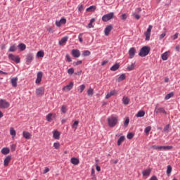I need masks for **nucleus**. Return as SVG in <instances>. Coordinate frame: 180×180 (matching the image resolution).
Masks as SVG:
<instances>
[{
  "label": "nucleus",
  "instance_id": "obj_50",
  "mask_svg": "<svg viewBox=\"0 0 180 180\" xmlns=\"http://www.w3.org/2000/svg\"><path fill=\"white\" fill-rule=\"evenodd\" d=\"M82 36H84V34H82V33H80L78 35L79 41L80 43H82V41H84V39H82Z\"/></svg>",
  "mask_w": 180,
  "mask_h": 180
},
{
  "label": "nucleus",
  "instance_id": "obj_29",
  "mask_svg": "<svg viewBox=\"0 0 180 180\" xmlns=\"http://www.w3.org/2000/svg\"><path fill=\"white\" fill-rule=\"evenodd\" d=\"M10 134L11 136H12L13 139H15V137H16V131L15 130V129H13V127H11L10 129Z\"/></svg>",
  "mask_w": 180,
  "mask_h": 180
},
{
  "label": "nucleus",
  "instance_id": "obj_62",
  "mask_svg": "<svg viewBox=\"0 0 180 180\" xmlns=\"http://www.w3.org/2000/svg\"><path fill=\"white\" fill-rule=\"evenodd\" d=\"M108 63H109V60H103L102 63H101V65H106V64H108Z\"/></svg>",
  "mask_w": 180,
  "mask_h": 180
},
{
  "label": "nucleus",
  "instance_id": "obj_15",
  "mask_svg": "<svg viewBox=\"0 0 180 180\" xmlns=\"http://www.w3.org/2000/svg\"><path fill=\"white\" fill-rule=\"evenodd\" d=\"M41 78H43V72H39L37 75V79H36L35 83L40 84V82H41Z\"/></svg>",
  "mask_w": 180,
  "mask_h": 180
},
{
  "label": "nucleus",
  "instance_id": "obj_13",
  "mask_svg": "<svg viewBox=\"0 0 180 180\" xmlns=\"http://www.w3.org/2000/svg\"><path fill=\"white\" fill-rule=\"evenodd\" d=\"M112 29L113 26L112 25H108L104 30L105 36H109V33L112 32Z\"/></svg>",
  "mask_w": 180,
  "mask_h": 180
},
{
  "label": "nucleus",
  "instance_id": "obj_40",
  "mask_svg": "<svg viewBox=\"0 0 180 180\" xmlns=\"http://www.w3.org/2000/svg\"><path fill=\"white\" fill-rule=\"evenodd\" d=\"M67 110V105H63L60 108V112H62V113H65Z\"/></svg>",
  "mask_w": 180,
  "mask_h": 180
},
{
  "label": "nucleus",
  "instance_id": "obj_24",
  "mask_svg": "<svg viewBox=\"0 0 180 180\" xmlns=\"http://www.w3.org/2000/svg\"><path fill=\"white\" fill-rule=\"evenodd\" d=\"M124 79H126V74H122L118 77L116 81L117 82H122V81H124Z\"/></svg>",
  "mask_w": 180,
  "mask_h": 180
},
{
  "label": "nucleus",
  "instance_id": "obj_64",
  "mask_svg": "<svg viewBox=\"0 0 180 180\" xmlns=\"http://www.w3.org/2000/svg\"><path fill=\"white\" fill-rule=\"evenodd\" d=\"M149 180H158L156 176H153Z\"/></svg>",
  "mask_w": 180,
  "mask_h": 180
},
{
  "label": "nucleus",
  "instance_id": "obj_55",
  "mask_svg": "<svg viewBox=\"0 0 180 180\" xmlns=\"http://www.w3.org/2000/svg\"><path fill=\"white\" fill-rule=\"evenodd\" d=\"M78 123H79V122L75 121V122L73 123V124H72V127H73L74 129H77V127H78Z\"/></svg>",
  "mask_w": 180,
  "mask_h": 180
},
{
  "label": "nucleus",
  "instance_id": "obj_19",
  "mask_svg": "<svg viewBox=\"0 0 180 180\" xmlns=\"http://www.w3.org/2000/svg\"><path fill=\"white\" fill-rule=\"evenodd\" d=\"M11 160H12V157H11V155H8L4 159V167H8V165H9V162H11Z\"/></svg>",
  "mask_w": 180,
  "mask_h": 180
},
{
  "label": "nucleus",
  "instance_id": "obj_14",
  "mask_svg": "<svg viewBox=\"0 0 180 180\" xmlns=\"http://www.w3.org/2000/svg\"><path fill=\"white\" fill-rule=\"evenodd\" d=\"M36 94L37 96H43L44 95V88L39 87L36 89Z\"/></svg>",
  "mask_w": 180,
  "mask_h": 180
},
{
  "label": "nucleus",
  "instance_id": "obj_53",
  "mask_svg": "<svg viewBox=\"0 0 180 180\" xmlns=\"http://www.w3.org/2000/svg\"><path fill=\"white\" fill-rule=\"evenodd\" d=\"M80 64H82V60H77L76 62H73V65L76 67V65H80Z\"/></svg>",
  "mask_w": 180,
  "mask_h": 180
},
{
  "label": "nucleus",
  "instance_id": "obj_25",
  "mask_svg": "<svg viewBox=\"0 0 180 180\" xmlns=\"http://www.w3.org/2000/svg\"><path fill=\"white\" fill-rule=\"evenodd\" d=\"M150 174H151V169H148L142 172V175L143 176H150Z\"/></svg>",
  "mask_w": 180,
  "mask_h": 180
},
{
  "label": "nucleus",
  "instance_id": "obj_22",
  "mask_svg": "<svg viewBox=\"0 0 180 180\" xmlns=\"http://www.w3.org/2000/svg\"><path fill=\"white\" fill-rule=\"evenodd\" d=\"M70 162L73 165H78V164H79V159H78L77 158H72L70 159Z\"/></svg>",
  "mask_w": 180,
  "mask_h": 180
},
{
  "label": "nucleus",
  "instance_id": "obj_3",
  "mask_svg": "<svg viewBox=\"0 0 180 180\" xmlns=\"http://www.w3.org/2000/svg\"><path fill=\"white\" fill-rule=\"evenodd\" d=\"M154 112L157 115H158V113H163L164 115H168V112L165 111V108L162 107H160V104H156Z\"/></svg>",
  "mask_w": 180,
  "mask_h": 180
},
{
  "label": "nucleus",
  "instance_id": "obj_1",
  "mask_svg": "<svg viewBox=\"0 0 180 180\" xmlns=\"http://www.w3.org/2000/svg\"><path fill=\"white\" fill-rule=\"evenodd\" d=\"M119 123V117L111 115L108 118V124L109 127H115Z\"/></svg>",
  "mask_w": 180,
  "mask_h": 180
},
{
  "label": "nucleus",
  "instance_id": "obj_60",
  "mask_svg": "<svg viewBox=\"0 0 180 180\" xmlns=\"http://www.w3.org/2000/svg\"><path fill=\"white\" fill-rule=\"evenodd\" d=\"M122 20H126V19H127V15L126 13L122 14Z\"/></svg>",
  "mask_w": 180,
  "mask_h": 180
},
{
  "label": "nucleus",
  "instance_id": "obj_59",
  "mask_svg": "<svg viewBox=\"0 0 180 180\" xmlns=\"http://www.w3.org/2000/svg\"><path fill=\"white\" fill-rule=\"evenodd\" d=\"M166 35H167V34H165V33L161 34L159 37L160 40H162V39L165 38Z\"/></svg>",
  "mask_w": 180,
  "mask_h": 180
},
{
  "label": "nucleus",
  "instance_id": "obj_4",
  "mask_svg": "<svg viewBox=\"0 0 180 180\" xmlns=\"http://www.w3.org/2000/svg\"><path fill=\"white\" fill-rule=\"evenodd\" d=\"M151 30H153V25H148L146 32H144V34L146 36V41H150V37H151Z\"/></svg>",
  "mask_w": 180,
  "mask_h": 180
},
{
  "label": "nucleus",
  "instance_id": "obj_7",
  "mask_svg": "<svg viewBox=\"0 0 180 180\" xmlns=\"http://www.w3.org/2000/svg\"><path fill=\"white\" fill-rule=\"evenodd\" d=\"M8 58H9V60H12V61H15V63H16V64H19V63H20V58H19V56H15L12 53H10L8 55Z\"/></svg>",
  "mask_w": 180,
  "mask_h": 180
},
{
  "label": "nucleus",
  "instance_id": "obj_34",
  "mask_svg": "<svg viewBox=\"0 0 180 180\" xmlns=\"http://www.w3.org/2000/svg\"><path fill=\"white\" fill-rule=\"evenodd\" d=\"M86 86L85 84H82L79 86L78 91L80 94H82L84 92V90L85 89Z\"/></svg>",
  "mask_w": 180,
  "mask_h": 180
},
{
  "label": "nucleus",
  "instance_id": "obj_54",
  "mask_svg": "<svg viewBox=\"0 0 180 180\" xmlns=\"http://www.w3.org/2000/svg\"><path fill=\"white\" fill-rule=\"evenodd\" d=\"M151 148H153V150H161L162 148L160 146L157 145L152 146Z\"/></svg>",
  "mask_w": 180,
  "mask_h": 180
},
{
  "label": "nucleus",
  "instance_id": "obj_17",
  "mask_svg": "<svg viewBox=\"0 0 180 180\" xmlns=\"http://www.w3.org/2000/svg\"><path fill=\"white\" fill-rule=\"evenodd\" d=\"M169 51H167L165 53H163L162 55H161V58L163 61H167V60H168V57H169Z\"/></svg>",
  "mask_w": 180,
  "mask_h": 180
},
{
  "label": "nucleus",
  "instance_id": "obj_26",
  "mask_svg": "<svg viewBox=\"0 0 180 180\" xmlns=\"http://www.w3.org/2000/svg\"><path fill=\"white\" fill-rule=\"evenodd\" d=\"M68 41V37H64L59 41V45L63 46V44H64V43H67Z\"/></svg>",
  "mask_w": 180,
  "mask_h": 180
},
{
  "label": "nucleus",
  "instance_id": "obj_41",
  "mask_svg": "<svg viewBox=\"0 0 180 180\" xmlns=\"http://www.w3.org/2000/svg\"><path fill=\"white\" fill-rule=\"evenodd\" d=\"M51 117H53V114L52 113H49L46 117V119L47 122H50L51 120H52Z\"/></svg>",
  "mask_w": 180,
  "mask_h": 180
},
{
  "label": "nucleus",
  "instance_id": "obj_31",
  "mask_svg": "<svg viewBox=\"0 0 180 180\" xmlns=\"http://www.w3.org/2000/svg\"><path fill=\"white\" fill-rule=\"evenodd\" d=\"M122 103L124 105H129V103H130V99L128 97H123Z\"/></svg>",
  "mask_w": 180,
  "mask_h": 180
},
{
  "label": "nucleus",
  "instance_id": "obj_46",
  "mask_svg": "<svg viewBox=\"0 0 180 180\" xmlns=\"http://www.w3.org/2000/svg\"><path fill=\"white\" fill-rule=\"evenodd\" d=\"M171 172H172V167H171V165H168L167 169V175H169V174H171Z\"/></svg>",
  "mask_w": 180,
  "mask_h": 180
},
{
  "label": "nucleus",
  "instance_id": "obj_20",
  "mask_svg": "<svg viewBox=\"0 0 180 180\" xmlns=\"http://www.w3.org/2000/svg\"><path fill=\"white\" fill-rule=\"evenodd\" d=\"M22 136L26 140H30V139H32V135L29 131H22Z\"/></svg>",
  "mask_w": 180,
  "mask_h": 180
},
{
  "label": "nucleus",
  "instance_id": "obj_28",
  "mask_svg": "<svg viewBox=\"0 0 180 180\" xmlns=\"http://www.w3.org/2000/svg\"><path fill=\"white\" fill-rule=\"evenodd\" d=\"M120 67V65H119V63H115L114 65H112L110 68V70L111 71H117V70H119Z\"/></svg>",
  "mask_w": 180,
  "mask_h": 180
},
{
  "label": "nucleus",
  "instance_id": "obj_63",
  "mask_svg": "<svg viewBox=\"0 0 180 180\" xmlns=\"http://www.w3.org/2000/svg\"><path fill=\"white\" fill-rule=\"evenodd\" d=\"M49 171H50V169H49V167H46L44 171V174H47V172H49Z\"/></svg>",
  "mask_w": 180,
  "mask_h": 180
},
{
  "label": "nucleus",
  "instance_id": "obj_16",
  "mask_svg": "<svg viewBox=\"0 0 180 180\" xmlns=\"http://www.w3.org/2000/svg\"><path fill=\"white\" fill-rule=\"evenodd\" d=\"M41 78H43V72H39L37 75V79H36L35 83L40 84V82H41Z\"/></svg>",
  "mask_w": 180,
  "mask_h": 180
},
{
  "label": "nucleus",
  "instance_id": "obj_61",
  "mask_svg": "<svg viewBox=\"0 0 180 180\" xmlns=\"http://www.w3.org/2000/svg\"><path fill=\"white\" fill-rule=\"evenodd\" d=\"M178 39V32L175 33L174 35L172 37L173 40H176Z\"/></svg>",
  "mask_w": 180,
  "mask_h": 180
},
{
  "label": "nucleus",
  "instance_id": "obj_18",
  "mask_svg": "<svg viewBox=\"0 0 180 180\" xmlns=\"http://www.w3.org/2000/svg\"><path fill=\"white\" fill-rule=\"evenodd\" d=\"M60 131H57V130H54L53 131V139H55V140H60Z\"/></svg>",
  "mask_w": 180,
  "mask_h": 180
},
{
  "label": "nucleus",
  "instance_id": "obj_32",
  "mask_svg": "<svg viewBox=\"0 0 180 180\" xmlns=\"http://www.w3.org/2000/svg\"><path fill=\"white\" fill-rule=\"evenodd\" d=\"M18 49L20 50V51H24V50H26V44L23 43L18 44Z\"/></svg>",
  "mask_w": 180,
  "mask_h": 180
},
{
  "label": "nucleus",
  "instance_id": "obj_37",
  "mask_svg": "<svg viewBox=\"0 0 180 180\" xmlns=\"http://www.w3.org/2000/svg\"><path fill=\"white\" fill-rule=\"evenodd\" d=\"M172 96H174V92L169 93L165 96V99L168 101V99H170V98H172Z\"/></svg>",
  "mask_w": 180,
  "mask_h": 180
},
{
  "label": "nucleus",
  "instance_id": "obj_27",
  "mask_svg": "<svg viewBox=\"0 0 180 180\" xmlns=\"http://www.w3.org/2000/svg\"><path fill=\"white\" fill-rule=\"evenodd\" d=\"M146 112L144 110H139L136 115V117H144Z\"/></svg>",
  "mask_w": 180,
  "mask_h": 180
},
{
  "label": "nucleus",
  "instance_id": "obj_58",
  "mask_svg": "<svg viewBox=\"0 0 180 180\" xmlns=\"http://www.w3.org/2000/svg\"><path fill=\"white\" fill-rule=\"evenodd\" d=\"M66 59L68 63H71V61H72V59H71V57L68 54L66 55Z\"/></svg>",
  "mask_w": 180,
  "mask_h": 180
},
{
  "label": "nucleus",
  "instance_id": "obj_43",
  "mask_svg": "<svg viewBox=\"0 0 180 180\" xmlns=\"http://www.w3.org/2000/svg\"><path fill=\"white\" fill-rule=\"evenodd\" d=\"M129 123H130V119L129 117H127L124 122V127H127L129 126Z\"/></svg>",
  "mask_w": 180,
  "mask_h": 180
},
{
  "label": "nucleus",
  "instance_id": "obj_23",
  "mask_svg": "<svg viewBox=\"0 0 180 180\" xmlns=\"http://www.w3.org/2000/svg\"><path fill=\"white\" fill-rule=\"evenodd\" d=\"M117 94V92H116V90H112L105 96V99H109V98L116 95Z\"/></svg>",
  "mask_w": 180,
  "mask_h": 180
},
{
  "label": "nucleus",
  "instance_id": "obj_57",
  "mask_svg": "<svg viewBox=\"0 0 180 180\" xmlns=\"http://www.w3.org/2000/svg\"><path fill=\"white\" fill-rule=\"evenodd\" d=\"M133 16H134V18L136 19V20H139V19H140V15H139L136 13H133Z\"/></svg>",
  "mask_w": 180,
  "mask_h": 180
},
{
  "label": "nucleus",
  "instance_id": "obj_38",
  "mask_svg": "<svg viewBox=\"0 0 180 180\" xmlns=\"http://www.w3.org/2000/svg\"><path fill=\"white\" fill-rule=\"evenodd\" d=\"M87 95H88L89 96H92V95H94V89L89 88V89L87 90Z\"/></svg>",
  "mask_w": 180,
  "mask_h": 180
},
{
  "label": "nucleus",
  "instance_id": "obj_12",
  "mask_svg": "<svg viewBox=\"0 0 180 180\" xmlns=\"http://www.w3.org/2000/svg\"><path fill=\"white\" fill-rule=\"evenodd\" d=\"M72 56L75 58H79V57H81V52L78 49H73L72 50Z\"/></svg>",
  "mask_w": 180,
  "mask_h": 180
},
{
  "label": "nucleus",
  "instance_id": "obj_10",
  "mask_svg": "<svg viewBox=\"0 0 180 180\" xmlns=\"http://www.w3.org/2000/svg\"><path fill=\"white\" fill-rule=\"evenodd\" d=\"M67 23V19L62 18L60 20L56 21L57 27H61V25H65Z\"/></svg>",
  "mask_w": 180,
  "mask_h": 180
},
{
  "label": "nucleus",
  "instance_id": "obj_51",
  "mask_svg": "<svg viewBox=\"0 0 180 180\" xmlns=\"http://www.w3.org/2000/svg\"><path fill=\"white\" fill-rule=\"evenodd\" d=\"M160 150H172V146H160Z\"/></svg>",
  "mask_w": 180,
  "mask_h": 180
},
{
  "label": "nucleus",
  "instance_id": "obj_36",
  "mask_svg": "<svg viewBox=\"0 0 180 180\" xmlns=\"http://www.w3.org/2000/svg\"><path fill=\"white\" fill-rule=\"evenodd\" d=\"M82 56L84 57H88L91 56V51H89V50L84 51L82 53Z\"/></svg>",
  "mask_w": 180,
  "mask_h": 180
},
{
  "label": "nucleus",
  "instance_id": "obj_5",
  "mask_svg": "<svg viewBox=\"0 0 180 180\" xmlns=\"http://www.w3.org/2000/svg\"><path fill=\"white\" fill-rule=\"evenodd\" d=\"M114 16H115V13L113 12H111L110 13L103 15L102 20L103 22H109L110 19H113Z\"/></svg>",
  "mask_w": 180,
  "mask_h": 180
},
{
  "label": "nucleus",
  "instance_id": "obj_44",
  "mask_svg": "<svg viewBox=\"0 0 180 180\" xmlns=\"http://www.w3.org/2000/svg\"><path fill=\"white\" fill-rule=\"evenodd\" d=\"M37 57H44V51H39L37 53Z\"/></svg>",
  "mask_w": 180,
  "mask_h": 180
},
{
  "label": "nucleus",
  "instance_id": "obj_56",
  "mask_svg": "<svg viewBox=\"0 0 180 180\" xmlns=\"http://www.w3.org/2000/svg\"><path fill=\"white\" fill-rule=\"evenodd\" d=\"M78 11L79 12H82V11H84V6L82 4L78 6Z\"/></svg>",
  "mask_w": 180,
  "mask_h": 180
},
{
  "label": "nucleus",
  "instance_id": "obj_21",
  "mask_svg": "<svg viewBox=\"0 0 180 180\" xmlns=\"http://www.w3.org/2000/svg\"><path fill=\"white\" fill-rule=\"evenodd\" d=\"M11 82L12 86H13V88H16V86H18V77H13L11 79Z\"/></svg>",
  "mask_w": 180,
  "mask_h": 180
},
{
  "label": "nucleus",
  "instance_id": "obj_39",
  "mask_svg": "<svg viewBox=\"0 0 180 180\" xmlns=\"http://www.w3.org/2000/svg\"><path fill=\"white\" fill-rule=\"evenodd\" d=\"M95 9H96V7H95L94 6H91L90 7L87 8L86 9V12H92L94 11H95Z\"/></svg>",
  "mask_w": 180,
  "mask_h": 180
},
{
  "label": "nucleus",
  "instance_id": "obj_52",
  "mask_svg": "<svg viewBox=\"0 0 180 180\" xmlns=\"http://www.w3.org/2000/svg\"><path fill=\"white\" fill-rule=\"evenodd\" d=\"M68 74H69V75H72V74H74V68H71L68 69Z\"/></svg>",
  "mask_w": 180,
  "mask_h": 180
},
{
  "label": "nucleus",
  "instance_id": "obj_6",
  "mask_svg": "<svg viewBox=\"0 0 180 180\" xmlns=\"http://www.w3.org/2000/svg\"><path fill=\"white\" fill-rule=\"evenodd\" d=\"M11 106L9 102L5 99H0V109H8Z\"/></svg>",
  "mask_w": 180,
  "mask_h": 180
},
{
  "label": "nucleus",
  "instance_id": "obj_47",
  "mask_svg": "<svg viewBox=\"0 0 180 180\" xmlns=\"http://www.w3.org/2000/svg\"><path fill=\"white\" fill-rule=\"evenodd\" d=\"M144 131L146 133V134H148V133H150V131H151V127L148 126L147 127L145 128Z\"/></svg>",
  "mask_w": 180,
  "mask_h": 180
},
{
  "label": "nucleus",
  "instance_id": "obj_48",
  "mask_svg": "<svg viewBox=\"0 0 180 180\" xmlns=\"http://www.w3.org/2000/svg\"><path fill=\"white\" fill-rule=\"evenodd\" d=\"M133 137H134V134L129 132L127 135V138L129 140H131V139H133Z\"/></svg>",
  "mask_w": 180,
  "mask_h": 180
},
{
  "label": "nucleus",
  "instance_id": "obj_35",
  "mask_svg": "<svg viewBox=\"0 0 180 180\" xmlns=\"http://www.w3.org/2000/svg\"><path fill=\"white\" fill-rule=\"evenodd\" d=\"M134 67H136L135 63H131V65L127 66V70L128 71H133V70H134Z\"/></svg>",
  "mask_w": 180,
  "mask_h": 180
},
{
  "label": "nucleus",
  "instance_id": "obj_2",
  "mask_svg": "<svg viewBox=\"0 0 180 180\" xmlns=\"http://www.w3.org/2000/svg\"><path fill=\"white\" fill-rule=\"evenodd\" d=\"M151 51V48L150 46H143L139 53V57H147L148 54H150V51Z\"/></svg>",
  "mask_w": 180,
  "mask_h": 180
},
{
  "label": "nucleus",
  "instance_id": "obj_45",
  "mask_svg": "<svg viewBox=\"0 0 180 180\" xmlns=\"http://www.w3.org/2000/svg\"><path fill=\"white\" fill-rule=\"evenodd\" d=\"M169 131V124H167L164 129H163V132L164 133H168Z\"/></svg>",
  "mask_w": 180,
  "mask_h": 180
},
{
  "label": "nucleus",
  "instance_id": "obj_33",
  "mask_svg": "<svg viewBox=\"0 0 180 180\" xmlns=\"http://www.w3.org/2000/svg\"><path fill=\"white\" fill-rule=\"evenodd\" d=\"M11 150H9V148H3L1 149V153L4 154V155H8V153L10 152Z\"/></svg>",
  "mask_w": 180,
  "mask_h": 180
},
{
  "label": "nucleus",
  "instance_id": "obj_42",
  "mask_svg": "<svg viewBox=\"0 0 180 180\" xmlns=\"http://www.w3.org/2000/svg\"><path fill=\"white\" fill-rule=\"evenodd\" d=\"M8 51H11V53H13V51H16V46L12 45L10 46Z\"/></svg>",
  "mask_w": 180,
  "mask_h": 180
},
{
  "label": "nucleus",
  "instance_id": "obj_49",
  "mask_svg": "<svg viewBox=\"0 0 180 180\" xmlns=\"http://www.w3.org/2000/svg\"><path fill=\"white\" fill-rule=\"evenodd\" d=\"M53 147L56 150H58V148H60V143L58 142H55L53 143Z\"/></svg>",
  "mask_w": 180,
  "mask_h": 180
},
{
  "label": "nucleus",
  "instance_id": "obj_30",
  "mask_svg": "<svg viewBox=\"0 0 180 180\" xmlns=\"http://www.w3.org/2000/svg\"><path fill=\"white\" fill-rule=\"evenodd\" d=\"M124 140H125L124 136H120L117 142V146H122V143H123V141H124Z\"/></svg>",
  "mask_w": 180,
  "mask_h": 180
},
{
  "label": "nucleus",
  "instance_id": "obj_8",
  "mask_svg": "<svg viewBox=\"0 0 180 180\" xmlns=\"http://www.w3.org/2000/svg\"><path fill=\"white\" fill-rule=\"evenodd\" d=\"M74 88V82H71L68 85L65 86L62 91H64L65 92H68L69 91H71L72 89Z\"/></svg>",
  "mask_w": 180,
  "mask_h": 180
},
{
  "label": "nucleus",
  "instance_id": "obj_11",
  "mask_svg": "<svg viewBox=\"0 0 180 180\" xmlns=\"http://www.w3.org/2000/svg\"><path fill=\"white\" fill-rule=\"evenodd\" d=\"M128 53L129 56V58L130 59L134 58V56H136V48L134 47L130 48Z\"/></svg>",
  "mask_w": 180,
  "mask_h": 180
},
{
  "label": "nucleus",
  "instance_id": "obj_9",
  "mask_svg": "<svg viewBox=\"0 0 180 180\" xmlns=\"http://www.w3.org/2000/svg\"><path fill=\"white\" fill-rule=\"evenodd\" d=\"M34 58V56L33 53H27V55L26 56L27 64H30L33 61Z\"/></svg>",
  "mask_w": 180,
  "mask_h": 180
}]
</instances>
